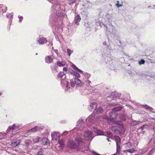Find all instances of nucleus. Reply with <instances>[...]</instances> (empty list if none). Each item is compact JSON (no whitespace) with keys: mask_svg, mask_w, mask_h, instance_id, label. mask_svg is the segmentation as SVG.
<instances>
[{"mask_svg":"<svg viewBox=\"0 0 155 155\" xmlns=\"http://www.w3.org/2000/svg\"><path fill=\"white\" fill-rule=\"evenodd\" d=\"M71 85L72 87H74L75 85L74 83V82H71Z\"/></svg>","mask_w":155,"mask_h":155,"instance_id":"obj_53","label":"nucleus"},{"mask_svg":"<svg viewBox=\"0 0 155 155\" xmlns=\"http://www.w3.org/2000/svg\"><path fill=\"white\" fill-rule=\"evenodd\" d=\"M69 147H70V148H72L74 146H69Z\"/></svg>","mask_w":155,"mask_h":155,"instance_id":"obj_62","label":"nucleus"},{"mask_svg":"<svg viewBox=\"0 0 155 155\" xmlns=\"http://www.w3.org/2000/svg\"><path fill=\"white\" fill-rule=\"evenodd\" d=\"M9 130H13V131L15 130V124H14L12 125L9 126L7 130H6L7 133H8V131Z\"/></svg>","mask_w":155,"mask_h":155,"instance_id":"obj_23","label":"nucleus"},{"mask_svg":"<svg viewBox=\"0 0 155 155\" xmlns=\"http://www.w3.org/2000/svg\"><path fill=\"white\" fill-rule=\"evenodd\" d=\"M50 3H51L52 4L54 3L56 1L55 0H47Z\"/></svg>","mask_w":155,"mask_h":155,"instance_id":"obj_48","label":"nucleus"},{"mask_svg":"<svg viewBox=\"0 0 155 155\" xmlns=\"http://www.w3.org/2000/svg\"><path fill=\"white\" fill-rule=\"evenodd\" d=\"M110 137H109V138H107V140L108 141H111L110 140Z\"/></svg>","mask_w":155,"mask_h":155,"instance_id":"obj_58","label":"nucleus"},{"mask_svg":"<svg viewBox=\"0 0 155 155\" xmlns=\"http://www.w3.org/2000/svg\"><path fill=\"white\" fill-rule=\"evenodd\" d=\"M63 70L64 71H67V68L66 67H64L63 68Z\"/></svg>","mask_w":155,"mask_h":155,"instance_id":"obj_55","label":"nucleus"},{"mask_svg":"<svg viewBox=\"0 0 155 155\" xmlns=\"http://www.w3.org/2000/svg\"><path fill=\"white\" fill-rule=\"evenodd\" d=\"M103 111V109L102 107H100L97 108L96 112L97 114L101 113Z\"/></svg>","mask_w":155,"mask_h":155,"instance_id":"obj_29","label":"nucleus"},{"mask_svg":"<svg viewBox=\"0 0 155 155\" xmlns=\"http://www.w3.org/2000/svg\"><path fill=\"white\" fill-rule=\"evenodd\" d=\"M73 130V129H72V130L70 131H65L63 133V134L65 135L66 134H68V133L69 132L70 133H71V132H72L73 133H74L75 132H76L75 130Z\"/></svg>","mask_w":155,"mask_h":155,"instance_id":"obj_39","label":"nucleus"},{"mask_svg":"<svg viewBox=\"0 0 155 155\" xmlns=\"http://www.w3.org/2000/svg\"><path fill=\"white\" fill-rule=\"evenodd\" d=\"M40 139V137H37L35 138L34 139H33L34 142L35 143H38Z\"/></svg>","mask_w":155,"mask_h":155,"instance_id":"obj_40","label":"nucleus"},{"mask_svg":"<svg viewBox=\"0 0 155 155\" xmlns=\"http://www.w3.org/2000/svg\"><path fill=\"white\" fill-rule=\"evenodd\" d=\"M75 84L78 86L81 87L84 84V82H81V81L78 78H75L74 79Z\"/></svg>","mask_w":155,"mask_h":155,"instance_id":"obj_12","label":"nucleus"},{"mask_svg":"<svg viewBox=\"0 0 155 155\" xmlns=\"http://www.w3.org/2000/svg\"><path fill=\"white\" fill-rule=\"evenodd\" d=\"M119 1H117V3L116 4V5L117 7L118 8L121 7L122 6V5H121V4H119Z\"/></svg>","mask_w":155,"mask_h":155,"instance_id":"obj_47","label":"nucleus"},{"mask_svg":"<svg viewBox=\"0 0 155 155\" xmlns=\"http://www.w3.org/2000/svg\"><path fill=\"white\" fill-rule=\"evenodd\" d=\"M152 119L154 120H155V118H152Z\"/></svg>","mask_w":155,"mask_h":155,"instance_id":"obj_64","label":"nucleus"},{"mask_svg":"<svg viewBox=\"0 0 155 155\" xmlns=\"http://www.w3.org/2000/svg\"><path fill=\"white\" fill-rule=\"evenodd\" d=\"M149 128V125L147 124H144L140 127V129L143 130L144 129H148Z\"/></svg>","mask_w":155,"mask_h":155,"instance_id":"obj_35","label":"nucleus"},{"mask_svg":"<svg viewBox=\"0 0 155 155\" xmlns=\"http://www.w3.org/2000/svg\"><path fill=\"white\" fill-rule=\"evenodd\" d=\"M75 2V0H71L70 1V4H73Z\"/></svg>","mask_w":155,"mask_h":155,"instance_id":"obj_52","label":"nucleus"},{"mask_svg":"<svg viewBox=\"0 0 155 155\" xmlns=\"http://www.w3.org/2000/svg\"><path fill=\"white\" fill-rule=\"evenodd\" d=\"M76 71H74L73 70H71L70 71V73L74 75Z\"/></svg>","mask_w":155,"mask_h":155,"instance_id":"obj_51","label":"nucleus"},{"mask_svg":"<svg viewBox=\"0 0 155 155\" xmlns=\"http://www.w3.org/2000/svg\"><path fill=\"white\" fill-rule=\"evenodd\" d=\"M57 65L58 66L60 67H64L65 66V63L63 61L61 62L59 61H58L57 62Z\"/></svg>","mask_w":155,"mask_h":155,"instance_id":"obj_20","label":"nucleus"},{"mask_svg":"<svg viewBox=\"0 0 155 155\" xmlns=\"http://www.w3.org/2000/svg\"><path fill=\"white\" fill-rule=\"evenodd\" d=\"M18 18H19V22H21L23 19V17L19 15L18 16Z\"/></svg>","mask_w":155,"mask_h":155,"instance_id":"obj_43","label":"nucleus"},{"mask_svg":"<svg viewBox=\"0 0 155 155\" xmlns=\"http://www.w3.org/2000/svg\"><path fill=\"white\" fill-rule=\"evenodd\" d=\"M74 75L75 76L78 78L80 77V76L79 74L76 71Z\"/></svg>","mask_w":155,"mask_h":155,"instance_id":"obj_45","label":"nucleus"},{"mask_svg":"<svg viewBox=\"0 0 155 155\" xmlns=\"http://www.w3.org/2000/svg\"><path fill=\"white\" fill-rule=\"evenodd\" d=\"M97 104L95 102H93L91 103L89 105L91 109V111H94V110L96 109L97 107Z\"/></svg>","mask_w":155,"mask_h":155,"instance_id":"obj_15","label":"nucleus"},{"mask_svg":"<svg viewBox=\"0 0 155 155\" xmlns=\"http://www.w3.org/2000/svg\"><path fill=\"white\" fill-rule=\"evenodd\" d=\"M104 26L106 28V29L107 28V26L106 25H104Z\"/></svg>","mask_w":155,"mask_h":155,"instance_id":"obj_63","label":"nucleus"},{"mask_svg":"<svg viewBox=\"0 0 155 155\" xmlns=\"http://www.w3.org/2000/svg\"><path fill=\"white\" fill-rule=\"evenodd\" d=\"M7 133V132H0V140L5 138Z\"/></svg>","mask_w":155,"mask_h":155,"instance_id":"obj_25","label":"nucleus"},{"mask_svg":"<svg viewBox=\"0 0 155 155\" xmlns=\"http://www.w3.org/2000/svg\"><path fill=\"white\" fill-rule=\"evenodd\" d=\"M66 83H67V85H66V86L65 89V90L67 91L68 90V89L69 88V87H68V85L69 84V83L68 82H66Z\"/></svg>","mask_w":155,"mask_h":155,"instance_id":"obj_50","label":"nucleus"},{"mask_svg":"<svg viewBox=\"0 0 155 155\" xmlns=\"http://www.w3.org/2000/svg\"><path fill=\"white\" fill-rule=\"evenodd\" d=\"M84 84H86L87 85H90L91 84V81L88 80V79L84 80Z\"/></svg>","mask_w":155,"mask_h":155,"instance_id":"obj_36","label":"nucleus"},{"mask_svg":"<svg viewBox=\"0 0 155 155\" xmlns=\"http://www.w3.org/2000/svg\"><path fill=\"white\" fill-rule=\"evenodd\" d=\"M143 107L145 108L149 111H152L153 110V108L152 107L146 104L143 105Z\"/></svg>","mask_w":155,"mask_h":155,"instance_id":"obj_22","label":"nucleus"},{"mask_svg":"<svg viewBox=\"0 0 155 155\" xmlns=\"http://www.w3.org/2000/svg\"><path fill=\"white\" fill-rule=\"evenodd\" d=\"M41 143L42 145H49L50 141L47 138H43L41 140Z\"/></svg>","mask_w":155,"mask_h":155,"instance_id":"obj_8","label":"nucleus"},{"mask_svg":"<svg viewBox=\"0 0 155 155\" xmlns=\"http://www.w3.org/2000/svg\"><path fill=\"white\" fill-rule=\"evenodd\" d=\"M122 108V107L119 106L113 108L112 109V111L111 112V114L113 115L115 118L116 119L118 117L117 114L115 112L119 111L121 110Z\"/></svg>","mask_w":155,"mask_h":155,"instance_id":"obj_6","label":"nucleus"},{"mask_svg":"<svg viewBox=\"0 0 155 155\" xmlns=\"http://www.w3.org/2000/svg\"><path fill=\"white\" fill-rule=\"evenodd\" d=\"M145 61L144 60H143L142 59L139 61V63L140 64H144L145 63Z\"/></svg>","mask_w":155,"mask_h":155,"instance_id":"obj_46","label":"nucleus"},{"mask_svg":"<svg viewBox=\"0 0 155 155\" xmlns=\"http://www.w3.org/2000/svg\"><path fill=\"white\" fill-rule=\"evenodd\" d=\"M141 122L140 121H136V120H134L132 122V124L134 125H136L137 124H138L140 123Z\"/></svg>","mask_w":155,"mask_h":155,"instance_id":"obj_38","label":"nucleus"},{"mask_svg":"<svg viewBox=\"0 0 155 155\" xmlns=\"http://www.w3.org/2000/svg\"><path fill=\"white\" fill-rule=\"evenodd\" d=\"M106 58H105L107 61H110V55L109 54L108 55V56L106 57Z\"/></svg>","mask_w":155,"mask_h":155,"instance_id":"obj_49","label":"nucleus"},{"mask_svg":"<svg viewBox=\"0 0 155 155\" xmlns=\"http://www.w3.org/2000/svg\"><path fill=\"white\" fill-rule=\"evenodd\" d=\"M111 130L114 133L121 135L124 134L125 132V129L124 126L119 124L112 126Z\"/></svg>","mask_w":155,"mask_h":155,"instance_id":"obj_4","label":"nucleus"},{"mask_svg":"<svg viewBox=\"0 0 155 155\" xmlns=\"http://www.w3.org/2000/svg\"><path fill=\"white\" fill-rule=\"evenodd\" d=\"M114 139L116 142V145H120L121 141V138L118 136L115 135L114 136Z\"/></svg>","mask_w":155,"mask_h":155,"instance_id":"obj_14","label":"nucleus"},{"mask_svg":"<svg viewBox=\"0 0 155 155\" xmlns=\"http://www.w3.org/2000/svg\"><path fill=\"white\" fill-rule=\"evenodd\" d=\"M42 149H41V148L39 149L38 150V153L42 152Z\"/></svg>","mask_w":155,"mask_h":155,"instance_id":"obj_56","label":"nucleus"},{"mask_svg":"<svg viewBox=\"0 0 155 155\" xmlns=\"http://www.w3.org/2000/svg\"><path fill=\"white\" fill-rule=\"evenodd\" d=\"M51 10L52 11L53 13L52 14L51 18L52 20H53L54 21H55V19L57 18L58 17L62 18H64L66 15L64 14L61 12L59 14V12H57V11L60 10V11H65V9L63 5H61L60 3L56 2L55 4L52 6Z\"/></svg>","mask_w":155,"mask_h":155,"instance_id":"obj_2","label":"nucleus"},{"mask_svg":"<svg viewBox=\"0 0 155 155\" xmlns=\"http://www.w3.org/2000/svg\"><path fill=\"white\" fill-rule=\"evenodd\" d=\"M21 140L20 138H18L15 140H13L12 142V144L13 145H18L20 144Z\"/></svg>","mask_w":155,"mask_h":155,"instance_id":"obj_13","label":"nucleus"},{"mask_svg":"<svg viewBox=\"0 0 155 155\" xmlns=\"http://www.w3.org/2000/svg\"><path fill=\"white\" fill-rule=\"evenodd\" d=\"M64 146H58V147H60V148H61L62 149L63 148Z\"/></svg>","mask_w":155,"mask_h":155,"instance_id":"obj_60","label":"nucleus"},{"mask_svg":"<svg viewBox=\"0 0 155 155\" xmlns=\"http://www.w3.org/2000/svg\"><path fill=\"white\" fill-rule=\"evenodd\" d=\"M13 15V13H8L6 15V17L8 18L11 19Z\"/></svg>","mask_w":155,"mask_h":155,"instance_id":"obj_41","label":"nucleus"},{"mask_svg":"<svg viewBox=\"0 0 155 155\" xmlns=\"http://www.w3.org/2000/svg\"><path fill=\"white\" fill-rule=\"evenodd\" d=\"M105 133L108 136V137L111 138L113 136V134L111 132L106 131L105 132Z\"/></svg>","mask_w":155,"mask_h":155,"instance_id":"obj_37","label":"nucleus"},{"mask_svg":"<svg viewBox=\"0 0 155 155\" xmlns=\"http://www.w3.org/2000/svg\"><path fill=\"white\" fill-rule=\"evenodd\" d=\"M22 126V125L21 124H15V130H18L21 128Z\"/></svg>","mask_w":155,"mask_h":155,"instance_id":"obj_28","label":"nucleus"},{"mask_svg":"<svg viewBox=\"0 0 155 155\" xmlns=\"http://www.w3.org/2000/svg\"><path fill=\"white\" fill-rule=\"evenodd\" d=\"M37 127H35L32 128L29 130H28V131L29 132H35L37 131L38 130Z\"/></svg>","mask_w":155,"mask_h":155,"instance_id":"obj_31","label":"nucleus"},{"mask_svg":"<svg viewBox=\"0 0 155 155\" xmlns=\"http://www.w3.org/2000/svg\"><path fill=\"white\" fill-rule=\"evenodd\" d=\"M111 95V96H109L107 97L106 100L107 101H109L111 99H115L117 96V94H115V92H112Z\"/></svg>","mask_w":155,"mask_h":155,"instance_id":"obj_11","label":"nucleus"},{"mask_svg":"<svg viewBox=\"0 0 155 155\" xmlns=\"http://www.w3.org/2000/svg\"><path fill=\"white\" fill-rule=\"evenodd\" d=\"M152 8H155V5H153L152 6Z\"/></svg>","mask_w":155,"mask_h":155,"instance_id":"obj_59","label":"nucleus"},{"mask_svg":"<svg viewBox=\"0 0 155 155\" xmlns=\"http://www.w3.org/2000/svg\"><path fill=\"white\" fill-rule=\"evenodd\" d=\"M97 126H93L92 127V128L94 130H97Z\"/></svg>","mask_w":155,"mask_h":155,"instance_id":"obj_54","label":"nucleus"},{"mask_svg":"<svg viewBox=\"0 0 155 155\" xmlns=\"http://www.w3.org/2000/svg\"><path fill=\"white\" fill-rule=\"evenodd\" d=\"M66 141L64 139H61L59 140L58 142V143L60 145H64L65 144Z\"/></svg>","mask_w":155,"mask_h":155,"instance_id":"obj_24","label":"nucleus"},{"mask_svg":"<svg viewBox=\"0 0 155 155\" xmlns=\"http://www.w3.org/2000/svg\"><path fill=\"white\" fill-rule=\"evenodd\" d=\"M55 33L60 34L63 31V28L62 26L56 27L55 28Z\"/></svg>","mask_w":155,"mask_h":155,"instance_id":"obj_17","label":"nucleus"},{"mask_svg":"<svg viewBox=\"0 0 155 155\" xmlns=\"http://www.w3.org/2000/svg\"><path fill=\"white\" fill-rule=\"evenodd\" d=\"M66 74L63 71L60 72L58 75V78L61 80V84L63 86L64 84H65L66 83L65 78L66 77L65 76Z\"/></svg>","mask_w":155,"mask_h":155,"instance_id":"obj_5","label":"nucleus"},{"mask_svg":"<svg viewBox=\"0 0 155 155\" xmlns=\"http://www.w3.org/2000/svg\"><path fill=\"white\" fill-rule=\"evenodd\" d=\"M67 51L68 55L70 56L71 54L73 52V50H71L70 49L68 48L67 50Z\"/></svg>","mask_w":155,"mask_h":155,"instance_id":"obj_42","label":"nucleus"},{"mask_svg":"<svg viewBox=\"0 0 155 155\" xmlns=\"http://www.w3.org/2000/svg\"><path fill=\"white\" fill-rule=\"evenodd\" d=\"M81 18L80 16L78 15L75 16L74 19V23L77 25H78L79 22L80 21Z\"/></svg>","mask_w":155,"mask_h":155,"instance_id":"obj_18","label":"nucleus"},{"mask_svg":"<svg viewBox=\"0 0 155 155\" xmlns=\"http://www.w3.org/2000/svg\"><path fill=\"white\" fill-rule=\"evenodd\" d=\"M72 68L74 69L76 71L82 73L83 71L79 69L75 65L72 64L71 66Z\"/></svg>","mask_w":155,"mask_h":155,"instance_id":"obj_26","label":"nucleus"},{"mask_svg":"<svg viewBox=\"0 0 155 155\" xmlns=\"http://www.w3.org/2000/svg\"><path fill=\"white\" fill-rule=\"evenodd\" d=\"M121 147L120 146H117L116 153L117 155L120 154V151Z\"/></svg>","mask_w":155,"mask_h":155,"instance_id":"obj_30","label":"nucleus"},{"mask_svg":"<svg viewBox=\"0 0 155 155\" xmlns=\"http://www.w3.org/2000/svg\"><path fill=\"white\" fill-rule=\"evenodd\" d=\"M126 152H128L130 153H134L136 152V150L134 148L128 149L126 150Z\"/></svg>","mask_w":155,"mask_h":155,"instance_id":"obj_33","label":"nucleus"},{"mask_svg":"<svg viewBox=\"0 0 155 155\" xmlns=\"http://www.w3.org/2000/svg\"><path fill=\"white\" fill-rule=\"evenodd\" d=\"M84 77L83 78V80H87L88 79V78L90 77V74H88L87 73H86L84 74Z\"/></svg>","mask_w":155,"mask_h":155,"instance_id":"obj_32","label":"nucleus"},{"mask_svg":"<svg viewBox=\"0 0 155 155\" xmlns=\"http://www.w3.org/2000/svg\"><path fill=\"white\" fill-rule=\"evenodd\" d=\"M110 117H109L107 116L106 115H104L103 116L102 118L103 119H105L106 120H111L112 121H114V120L116 119L115 117H114V116L111 114V113H110Z\"/></svg>","mask_w":155,"mask_h":155,"instance_id":"obj_10","label":"nucleus"},{"mask_svg":"<svg viewBox=\"0 0 155 155\" xmlns=\"http://www.w3.org/2000/svg\"><path fill=\"white\" fill-rule=\"evenodd\" d=\"M103 44L104 45H106V42L105 41L103 42Z\"/></svg>","mask_w":155,"mask_h":155,"instance_id":"obj_61","label":"nucleus"},{"mask_svg":"<svg viewBox=\"0 0 155 155\" xmlns=\"http://www.w3.org/2000/svg\"><path fill=\"white\" fill-rule=\"evenodd\" d=\"M37 41L39 44L43 45L46 43L47 42V40L46 38L41 37L37 39Z\"/></svg>","mask_w":155,"mask_h":155,"instance_id":"obj_9","label":"nucleus"},{"mask_svg":"<svg viewBox=\"0 0 155 155\" xmlns=\"http://www.w3.org/2000/svg\"><path fill=\"white\" fill-rule=\"evenodd\" d=\"M121 116L122 117V118L121 119V120H125L124 117L122 115Z\"/></svg>","mask_w":155,"mask_h":155,"instance_id":"obj_57","label":"nucleus"},{"mask_svg":"<svg viewBox=\"0 0 155 155\" xmlns=\"http://www.w3.org/2000/svg\"><path fill=\"white\" fill-rule=\"evenodd\" d=\"M68 143L67 144V145H76L74 142L71 139H69L68 141Z\"/></svg>","mask_w":155,"mask_h":155,"instance_id":"obj_27","label":"nucleus"},{"mask_svg":"<svg viewBox=\"0 0 155 155\" xmlns=\"http://www.w3.org/2000/svg\"><path fill=\"white\" fill-rule=\"evenodd\" d=\"M155 152V146L152 149L150 152L148 153L147 155H152V154Z\"/></svg>","mask_w":155,"mask_h":155,"instance_id":"obj_34","label":"nucleus"},{"mask_svg":"<svg viewBox=\"0 0 155 155\" xmlns=\"http://www.w3.org/2000/svg\"><path fill=\"white\" fill-rule=\"evenodd\" d=\"M60 134L58 132H54L51 134L52 140H57L59 139Z\"/></svg>","mask_w":155,"mask_h":155,"instance_id":"obj_7","label":"nucleus"},{"mask_svg":"<svg viewBox=\"0 0 155 155\" xmlns=\"http://www.w3.org/2000/svg\"><path fill=\"white\" fill-rule=\"evenodd\" d=\"M94 137V136L91 131L87 130L84 132L83 135L78 137L77 139V142L78 144H84V141L83 139L85 140L90 141Z\"/></svg>","mask_w":155,"mask_h":155,"instance_id":"obj_3","label":"nucleus"},{"mask_svg":"<svg viewBox=\"0 0 155 155\" xmlns=\"http://www.w3.org/2000/svg\"><path fill=\"white\" fill-rule=\"evenodd\" d=\"M7 10L6 7L4 5H1L0 6V12L3 13L5 12Z\"/></svg>","mask_w":155,"mask_h":155,"instance_id":"obj_19","label":"nucleus"},{"mask_svg":"<svg viewBox=\"0 0 155 155\" xmlns=\"http://www.w3.org/2000/svg\"><path fill=\"white\" fill-rule=\"evenodd\" d=\"M99 119V117L96 116L94 113H92L86 120L84 117H81L77 122L76 127L74 128L73 130H75L76 134L79 136H81L82 134L81 130L83 128L84 124L85 121L86 122L87 126L89 127L96 122Z\"/></svg>","mask_w":155,"mask_h":155,"instance_id":"obj_1","label":"nucleus"},{"mask_svg":"<svg viewBox=\"0 0 155 155\" xmlns=\"http://www.w3.org/2000/svg\"><path fill=\"white\" fill-rule=\"evenodd\" d=\"M94 132H95L96 134L97 135H104V132L102 131L99 130H94Z\"/></svg>","mask_w":155,"mask_h":155,"instance_id":"obj_21","label":"nucleus"},{"mask_svg":"<svg viewBox=\"0 0 155 155\" xmlns=\"http://www.w3.org/2000/svg\"><path fill=\"white\" fill-rule=\"evenodd\" d=\"M53 59L50 56H47L45 58V61L46 63L50 64L53 61Z\"/></svg>","mask_w":155,"mask_h":155,"instance_id":"obj_16","label":"nucleus"},{"mask_svg":"<svg viewBox=\"0 0 155 155\" xmlns=\"http://www.w3.org/2000/svg\"><path fill=\"white\" fill-rule=\"evenodd\" d=\"M49 44L48 45V46L49 47H51L53 45V43L51 41H48Z\"/></svg>","mask_w":155,"mask_h":155,"instance_id":"obj_44","label":"nucleus"}]
</instances>
